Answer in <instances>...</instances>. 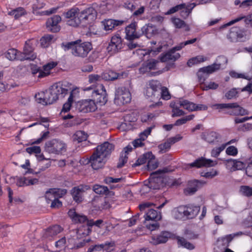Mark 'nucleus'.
Wrapping results in <instances>:
<instances>
[{"mask_svg":"<svg viewBox=\"0 0 252 252\" xmlns=\"http://www.w3.org/2000/svg\"><path fill=\"white\" fill-rule=\"evenodd\" d=\"M71 84L66 81L58 82L53 85L49 90L45 91L46 104H51L59 98H63L71 90Z\"/></svg>","mask_w":252,"mask_h":252,"instance_id":"nucleus-1","label":"nucleus"},{"mask_svg":"<svg viewBox=\"0 0 252 252\" xmlns=\"http://www.w3.org/2000/svg\"><path fill=\"white\" fill-rule=\"evenodd\" d=\"M96 15L97 13L94 8L89 7L79 12L74 19L68 20L67 23L73 27H77L80 25L86 26L94 22L96 19Z\"/></svg>","mask_w":252,"mask_h":252,"instance_id":"nucleus-2","label":"nucleus"},{"mask_svg":"<svg viewBox=\"0 0 252 252\" xmlns=\"http://www.w3.org/2000/svg\"><path fill=\"white\" fill-rule=\"evenodd\" d=\"M83 90L88 94H91L92 99L96 104L102 106L107 101L106 91L102 84H97L96 86L85 87Z\"/></svg>","mask_w":252,"mask_h":252,"instance_id":"nucleus-3","label":"nucleus"},{"mask_svg":"<svg viewBox=\"0 0 252 252\" xmlns=\"http://www.w3.org/2000/svg\"><path fill=\"white\" fill-rule=\"evenodd\" d=\"M62 46L65 51L71 49V53L74 56L82 58L86 57L92 49L90 43H79L78 41L63 43Z\"/></svg>","mask_w":252,"mask_h":252,"instance_id":"nucleus-4","label":"nucleus"},{"mask_svg":"<svg viewBox=\"0 0 252 252\" xmlns=\"http://www.w3.org/2000/svg\"><path fill=\"white\" fill-rule=\"evenodd\" d=\"M196 40L197 39L195 38L180 43L178 45L171 49L167 53L161 55L160 57V61L161 62H166L168 61H176L180 57V54L176 53V51L181 50L186 45L194 43Z\"/></svg>","mask_w":252,"mask_h":252,"instance_id":"nucleus-5","label":"nucleus"},{"mask_svg":"<svg viewBox=\"0 0 252 252\" xmlns=\"http://www.w3.org/2000/svg\"><path fill=\"white\" fill-rule=\"evenodd\" d=\"M66 145L62 140L54 139L45 143V150L50 154H62L66 151Z\"/></svg>","mask_w":252,"mask_h":252,"instance_id":"nucleus-6","label":"nucleus"},{"mask_svg":"<svg viewBox=\"0 0 252 252\" xmlns=\"http://www.w3.org/2000/svg\"><path fill=\"white\" fill-rule=\"evenodd\" d=\"M211 107L216 109H230L228 113L231 115L244 116L249 114V112L239 106L237 103L215 104Z\"/></svg>","mask_w":252,"mask_h":252,"instance_id":"nucleus-7","label":"nucleus"},{"mask_svg":"<svg viewBox=\"0 0 252 252\" xmlns=\"http://www.w3.org/2000/svg\"><path fill=\"white\" fill-rule=\"evenodd\" d=\"M160 87L161 84L159 81L151 80L146 85L144 91V94L152 100L155 98H158L159 96Z\"/></svg>","mask_w":252,"mask_h":252,"instance_id":"nucleus-8","label":"nucleus"},{"mask_svg":"<svg viewBox=\"0 0 252 252\" xmlns=\"http://www.w3.org/2000/svg\"><path fill=\"white\" fill-rule=\"evenodd\" d=\"M131 99V94L129 90L125 87L118 88L115 92L114 102L118 105L130 102Z\"/></svg>","mask_w":252,"mask_h":252,"instance_id":"nucleus-9","label":"nucleus"},{"mask_svg":"<svg viewBox=\"0 0 252 252\" xmlns=\"http://www.w3.org/2000/svg\"><path fill=\"white\" fill-rule=\"evenodd\" d=\"M123 40L119 34H117L111 38L110 42L107 48L108 53L111 55H114L119 52L123 48Z\"/></svg>","mask_w":252,"mask_h":252,"instance_id":"nucleus-10","label":"nucleus"},{"mask_svg":"<svg viewBox=\"0 0 252 252\" xmlns=\"http://www.w3.org/2000/svg\"><path fill=\"white\" fill-rule=\"evenodd\" d=\"M107 160V158L94 151L90 159L87 160V163L90 162L94 169L98 170L104 166Z\"/></svg>","mask_w":252,"mask_h":252,"instance_id":"nucleus-11","label":"nucleus"},{"mask_svg":"<svg viewBox=\"0 0 252 252\" xmlns=\"http://www.w3.org/2000/svg\"><path fill=\"white\" fill-rule=\"evenodd\" d=\"M162 172L161 170H158L152 173L149 178L148 187L153 189H158L163 186V179L158 174Z\"/></svg>","mask_w":252,"mask_h":252,"instance_id":"nucleus-12","label":"nucleus"},{"mask_svg":"<svg viewBox=\"0 0 252 252\" xmlns=\"http://www.w3.org/2000/svg\"><path fill=\"white\" fill-rule=\"evenodd\" d=\"M97 108L95 102L92 99L82 100L77 104L79 111L83 113L95 111Z\"/></svg>","mask_w":252,"mask_h":252,"instance_id":"nucleus-13","label":"nucleus"},{"mask_svg":"<svg viewBox=\"0 0 252 252\" xmlns=\"http://www.w3.org/2000/svg\"><path fill=\"white\" fill-rule=\"evenodd\" d=\"M114 148L115 146L113 144L108 142H105L102 144L98 146L96 148V150L95 151L99 154L108 159L112 151L114 150Z\"/></svg>","mask_w":252,"mask_h":252,"instance_id":"nucleus-14","label":"nucleus"},{"mask_svg":"<svg viewBox=\"0 0 252 252\" xmlns=\"http://www.w3.org/2000/svg\"><path fill=\"white\" fill-rule=\"evenodd\" d=\"M205 183L197 180L189 181L187 187L184 190V192L187 195H192Z\"/></svg>","mask_w":252,"mask_h":252,"instance_id":"nucleus-15","label":"nucleus"},{"mask_svg":"<svg viewBox=\"0 0 252 252\" xmlns=\"http://www.w3.org/2000/svg\"><path fill=\"white\" fill-rule=\"evenodd\" d=\"M217 163L218 162L216 160H213L210 159H207L205 158L201 157L190 163L189 166L191 167H195L197 168L202 167H211L215 166Z\"/></svg>","mask_w":252,"mask_h":252,"instance_id":"nucleus-16","label":"nucleus"},{"mask_svg":"<svg viewBox=\"0 0 252 252\" xmlns=\"http://www.w3.org/2000/svg\"><path fill=\"white\" fill-rule=\"evenodd\" d=\"M243 36V31L239 27H234L230 30L227 38L230 42H237L242 41Z\"/></svg>","mask_w":252,"mask_h":252,"instance_id":"nucleus-17","label":"nucleus"},{"mask_svg":"<svg viewBox=\"0 0 252 252\" xmlns=\"http://www.w3.org/2000/svg\"><path fill=\"white\" fill-rule=\"evenodd\" d=\"M66 193V189H50L45 194V197L48 203L55 198H60Z\"/></svg>","mask_w":252,"mask_h":252,"instance_id":"nucleus-18","label":"nucleus"},{"mask_svg":"<svg viewBox=\"0 0 252 252\" xmlns=\"http://www.w3.org/2000/svg\"><path fill=\"white\" fill-rule=\"evenodd\" d=\"M61 21V17L59 15H54L49 18L46 22V26L48 30L53 32H58L61 27L59 23Z\"/></svg>","mask_w":252,"mask_h":252,"instance_id":"nucleus-19","label":"nucleus"},{"mask_svg":"<svg viewBox=\"0 0 252 252\" xmlns=\"http://www.w3.org/2000/svg\"><path fill=\"white\" fill-rule=\"evenodd\" d=\"M90 189V187L87 185H80L73 188L71 191L73 199L77 202H81L83 193Z\"/></svg>","mask_w":252,"mask_h":252,"instance_id":"nucleus-20","label":"nucleus"},{"mask_svg":"<svg viewBox=\"0 0 252 252\" xmlns=\"http://www.w3.org/2000/svg\"><path fill=\"white\" fill-rule=\"evenodd\" d=\"M136 23H132L126 28V39L129 40H132L136 38H138L141 36L140 32H138L136 30Z\"/></svg>","mask_w":252,"mask_h":252,"instance_id":"nucleus-21","label":"nucleus"},{"mask_svg":"<svg viewBox=\"0 0 252 252\" xmlns=\"http://www.w3.org/2000/svg\"><path fill=\"white\" fill-rule=\"evenodd\" d=\"M227 62V58L224 56L221 55L217 58L214 63L209 66L213 72H215L220 69H223L225 67Z\"/></svg>","mask_w":252,"mask_h":252,"instance_id":"nucleus-22","label":"nucleus"},{"mask_svg":"<svg viewBox=\"0 0 252 252\" xmlns=\"http://www.w3.org/2000/svg\"><path fill=\"white\" fill-rule=\"evenodd\" d=\"M171 236V233L167 231L162 232L157 235H153L151 236L150 243L155 245L164 243L167 241Z\"/></svg>","mask_w":252,"mask_h":252,"instance_id":"nucleus-23","label":"nucleus"},{"mask_svg":"<svg viewBox=\"0 0 252 252\" xmlns=\"http://www.w3.org/2000/svg\"><path fill=\"white\" fill-rule=\"evenodd\" d=\"M32 41L29 40L26 42L25 45L24 47L23 52L22 54L28 58L24 59V60H33L36 58V55L33 53V47L32 46Z\"/></svg>","mask_w":252,"mask_h":252,"instance_id":"nucleus-24","label":"nucleus"},{"mask_svg":"<svg viewBox=\"0 0 252 252\" xmlns=\"http://www.w3.org/2000/svg\"><path fill=\"white\" fill-rule=\"evenodd\" d=\"M63 229L60 225H53L45 230L43 237L44 238L51 240L58 234L61 233L63 231Z\"/></svg>","mask_w":252,"mask_h":252,"instance_id":"nucleus-25","label":"nucleus"},{"mask_svg":"<svg viewBox=\"0 0 252 252\" xmlns=\"http://www.w3.org/2000/svg\"><path fill=\"white\" fill-rule=\"evenodd\" d=\"M68 215L72 221L75 223L86 222L87 224V221L89 220L86 216L77 213L74 209H70L68 212Z\"/></svg>","mask_w":252,"mask_h":252,"instance_id":"nucleus-26","label":"nucleus"},{"mask_svg":"<svg viewBox=\"0 0 252 252\" xmlns=\"http://www.w3.org/2000/svg\"><path fill=\"white\" fill-rule=\"evenodd\" d=\"M213 73V71L209 65L200 68L197 73L198 81L200 84L204 83L208 75Z\"/></svg>","mask_w":252,"mask_h":252,"instance_id":"nucleus-27","label":"nucleus"},{"mask_svg":"<svg viewBox=\"0 0 252 252\" xmlns=\"http://www.w3.org/2000/svg\"><path fill=\"white\" fill-rule=\"evenodd\" d=\"M183 6L180 10V16L184 19H187L191 13L192 9L197 5L195 3H181Z\"/></svg>","mask_w":252,"mask_h":252,"instance_id":"nucleus-28","label":"nucleus"},{"mask_svg":"<svg viewBox=\"0 0 252 252\" xmlns=\"http://www.w3.org/2000/svg\"><path fill=\"white\" fill-rule=\"evenodd\" d=\"M5 57L9 60L24 61V59L28 58L24 56V55L22 54L21 52H18L15 49H9L5 54Z\"/></svg>","mask_w":252,"mask_h":252,"instance_id":"nucleus-29","label":"nucleus"},{"mask_svg":"<svg viewBox=\"0 0 252 252\" xmlns=\"http://www.w3.org/2000/svg\"><path fill=\"white\" fill-rule=\"evenodd\" d=\"M79 93V92L78 91V89L77 88H75L71 91L67 101L66 103H65L63 105L62 110V112H67L68 111H69L72 105V103L73 101V98L76 95H78Z\"/></svg>","mask_w":252,"mask_h":252,"instance_id":"nucleus-30","label":"nucleus"},{"mask_svg":"<svg viewBox=\"0 0 252 252\" xmlns=\"http://www.w3.org/2000/svg\"><path fill=\"white\" fill-rule=\"evenodd\" d=\"M158 61L154 59H151L148 61L146 63L143 64L142 66L139 68L141 73H145L152 69H156Z\"/></svg>","mask_w":252,"mask_h":252,"instance_id":"nucleus-31","label":"nucleus"},{"mask_svg":"<svg viewBox=\"0 0 252 252\" xmlns=\"http://www.w3.org/2000/svg\"><path fill=\"white\" fill-rule=\"evenodd\" d=\"M185 206L186 217L192 219L195 217L200 211V207L197 205H189Z\"/></svg>","mask_w":252,"mask_h":252,"instance_id":"nucleus-32","label":"nucleus"},{"mask_svg":"<svg viewBox=\"0 0 252 252\" xmlns=\"http://www.w3.org/2000/svg\"><path fill=\"white\" fill-rule=\"evenodd\" d=\"M170 106L172 108V117H180L185 114V112L180 108V103L179 101H172L170 104Z\"/></svg>","mask_w":252,"mask_h":252,"instance_id":"nucleus-33","label":"nucleus"},{"mask_svg":"<svg viewBox=\"0 0 252 252\" xmlns=\"http://www.w3.org/2000/svg\"><path fill=\"white\" fill-rule=\"evenodd\" d=\"M57 65V62H51L45 64L43 66V69L40 71L38 78H43L48 76L50 73V70Z\"/></svg>","mask_w":252,"mask_h":252,"instance_id":"nucleus-34","label":"nucleus"},{"mask_svg":"<svg viewBox=\"0 0 252 252\" xmlns=\"http://www.w3.org/2000/svg\"><path fill=\"white\" fill-rule=\"evenodd\" d=\"M123 73L119 74L113 70H107L102 74V78L107 81H112L122 78Z\"/></svg>","mask_w":252,"mask_h":252,"instance_id":"nucleus-35","label":"nucleus"},{"mask_svg":"<svg viewBox=\"0 0 252 252\" xmlns=\"http://www.w3.org/2000/svg\"><path fill=\"white\" fill-rule=\"evenodd\" d=\"M145 220H148L158 221L161 219V216L160 213L154 209H149L144 215Z\"/></svg>","mask_w":252,"mask_h":252,"instance_id":"nucleus-36","label":"nucleus"},{"mask_svg":"<svg viewBox=\"0 0 252 252\" xmlns=\"http://www.w3.org/2000/svg\"><path fill=\"white\" fill-rule=\"evenodd\" d=\"M90 227V226H88L87 224L86 225H82L79 228L73 230V232H75L76 234V238L77 239H80L85 236L89 235L91 231Z\"/></svg>","mask_w":252,"mask_h":252,"instance_id":"nucleus-37","label":"nucleus"},{"mask_svg":"<svg viewBox=\"0 0 252 252\" xmlns=\"http://www.w3.org/2000/svg\"><path fill=\"white\" fill-rule=\"evenodd\" d=\"M243 19H245V22L246 24L251 25V26H252V18L251 16H248L247 17L242 16L238 17L233 20L230 21L228 23L222 25L220 27V29H222L226 28V27L230 26L236 23V22L241 21Z\"/></svg>","mask_w":252,"mask_h":252,"instance_id":"nucleus-38","label":"nucleus"},{"mask_svg":"<svg viewBox=\"0 0 252 252\" xmlns=\"http://www.w3.org/2000/svg\"><path fill=\"white\" fill-rule=\"evenodd\" d=\"M220 135L214 131L205 132L203 134L204 139L209 143H213L218 141Z\"/></svg>","mask_w":252,"mask_h":252,"instance_id":"nucleus-39","label":"nucleus"},{"mask_svg":"<svg viewBox=\"0 0 252 252\" xmlns=\"http://www.w3.org/2000/svg\"><path fill=\"white\" fill-rule=\"evenodd\" d=\"M103 23L104 29L105 31L112 30L115 26H118L122 23V22L120 21H117L113 19L106 20Z\"/></svg>","mask_w":252,"mask_h":252,"instance_id":"nucleus-40","label":"nucleus"},{"mask_svg":"<svg viewBox=\"0 0 252 252\" xmlns=\"http://www.w3.org/2000/svg\"><path fill=\"white\" fill-rule=\"evenodd\" d=\"M173 215L176 219H182L186 217L185 206H181L175 208L172 211Z\"/></svg>","mask_w":252,"mask_h":252,"instance_id":"nucleus-41","label":"nucleus"},{"mask_svg":"<svg viewBox=\"0 0 252 252\" xmlns=\"http://www.w3.org/2000/svg\"><path fill=\"white\" fill-rule=\"evenodd\" d=\"M234 238V235L232 234L227 235L224 237L219 238L218 239V243L219 245H221L224 247H227L229 243Z\"/></svg>","mask_w":252,"mask_h":252,"instance_id":"nucleus-42","label":"nucleus"},{"mask_svg":"<svg viewBox=\"0 0 252 252\" xmlns=\"http://www.w3.org/2000/svg\"><path fill=\"white\" fill-rule=\"evenodd\" d=\"M153 157V154L151 152H147L143 154L141 157L139 158L135 163L133 164L132 166L135 167L140 165L146 162H148V158Z\"/></svg>","mask_w":252,"mask_h":252,"instance_id":"nucleus-43","label":"nucleus"},{"mask_svg":"<svg viewBox=\"0 0 252 252\" xmlns=\"http://www.w3.org/2000/svg\"><path fill=\"white\" fill-rule=\"evenodd\" d=\"M8 15L13 16L15 19H18L26 14L24 8L19 7L8 12Z\"/></svg>","mask_w":252,"mask_h":252,"instance_id":"nucleus-44","label":"nucleus"},{"mask_svg":"<svg viewBox=\"0 0 252 252\" xmlns=\"http://www.w3.org/2000/svg\"><path fill=\"white\" fill-rule=\"evenodd\" d=\"M208 60V59L202 55H199L189 59L187 63L189 66H191L193 64H197L204 62Z\"/></svg>","mask_w":252,"mask_h":252,"instance_id":"nucleus-45","label":"nucleus"},{"mask_svg":"<svg viewBox=\"0 0 252 252\" xmlns=\"http://www.w3.org/2000/svg\"><path fill=\"white\" fill-rule=\"evenodd\" d=\"M177 240L178 244L179 246H181L186 249L192 250H193L195 248L194 246L192 244L188 242L185 238L183 237H178Z\"/></svg>","mask_w":252,"mask_h":252,"instance_id":"nucleus-46","label":"nucleus"},{"mask_svg":"<svg viewBox=\"0 0 252 252\" xmlns=\"http://www.w3.org/2000/svg\"><path fill=\"white\" fill-rule=\"evenodd\" d=\"M171 21L175 28L180 29L183 27H187L186 30L189 31V28L186 23L179 18L173 17L171 18Z\"/></svg>","mask_w":252,"mask_h":252,"instance_id":"nucleus-47","label":"nucleus"},{"mask_svg":"<svg viewBox=\"0 0 252 252\" xmlns=\"http://www.w3.org/2000/svg\"><path fill=\"white\" fill-rule=\"evenodd\" d=\"M87 138V134L83 131L79 130L76 131L73 136V139L74 141L81 142L85 141Z\"/></svg>","mask_w":252,"mask_h":252,"instance_id":"nucleus-48","label":"nucleus"},{"mask_svg":"<svg viewBox=\"0 0 252 252\" xmlns=\"http://www.w3.org/2000/svg\"><path fill=\"white\" fill-rule=\"evenodd\" d=\"M180 106L189 111H193L195 109V103L187 100H179Z\"/></svg>","mask_w":252,"mask_h":252,"instance_id":"nucleus-49","label":"nucleus"},{"mask_svg":"<svg viewBox=\"0 0 252 252\" xmlns=\"http://www.w3.org/2000/svg\"><path fill=\"white\" fill-rule=\"evenodd\" d=\"M227 161L232 165V169L233 170H242L246 166V164L240 160L229 159Z\"/></svg>","mask_w":252,"mask_h":252,"instance_id":"nucleus-50","label":"nucleus"},{"mask_svg":"<svg viewBox=\"0 0 252 252\" xmlns=\"http://www.w3.org/2000/svg\"><path fill=\"white\" fill-rule=\"evenodd\" d=\"M154 28L149 25H145L141 28V35L144 34L148 38H150L154 34Z\"/></svg>","mask_w":252,"mask_h":252,"instance_id":"nucleus-51","label":"nucleus"},{"mask_svg":"<svg viewBox=\"0 0 252 252\" xmlns=\"http://www.w3.org/2000/svg\"><path fill=\"white\" fill-rule=\"evenodd\" d=\"M53 35L51 34H47L43 36L40 39L41 45L43 47H46L50 45L53 39Z\"/></svg>","mask_w":252,"mask_h":252,"instance_id":"nucleus-52","label":"nucleus"},{"mask_svg":"<svg viewBox=\"0 0 252 252\" xmlns=\"http://www.w3.org/2000/svg\"><path fill=\"white\" fill-rule=\"evenodd\" d=\"M172 144V143H171V141H170V138L168 139L164 143L158 145V148L159 150V152L161 153H165L170 149L171 146Z\"/></svg>","mask_w":252,"mask_h":252,"instance_id":"nucleus-53","label":"nucleus"},{"mask_svg":"<svg viewBox=\"0 0 252 252\" xmlns=\"http://www.w3.org/2000/svg\"><path fill=\"white\" fill-rule=\"evenodd\" d=\"M45 4L38 0H36L33 3L32 8V12L35 14H38V10L43 8Z\"/></svg>","mask_w":252,"mask_h":252,"instance_id":"nucleus-54","label":"nucleus"},{"mask_svg":"<svg viewBox=\"0 0 252 252\" xmlns=\"http://www.w3.org/2000/svg\"><path fill=\"white\" fill-rule=\"evenodd\" d=\"M240 192L244 196L250 197L252 196V187L248 186H242L240 188Z\"/></svg>","mask_w":252,"mask_h":252,"instance_id":"nucleus-55","label":"nucleus"},{"mask_svg":"<svg viewBox=\"0 0 252 252\" xmlns=\"http://www.w3.org/2000/svg\"><path fill=\"white\" fill-rule=\"evenodd\" d=\"M158 160L155 158V157L153 154V157L151 158H148L147 162V166L149 169L154 170L158 166Z\"/></svg>","mask_w":252,"mask_h":252,"instance_id":"nucleus-56","label":"nucleus"},{"mask_svg":"<svg viewBox=\"0 0 252 252\" xmlns=\"http://www.w3.org/2000/svg\"><path fill=\"white\" fill-rule=\"evenodd\" d=\"M35 98L38 103L43 105H48V104H46L47 99L45 98V92H41L36 94Z\"/></svg>","mask_w":252,"mask_h":252,"instance_id":"nucleus-57","label":"nucleus"},{"mask_svg":"<svg viewBox=\"0 0 252 252\" xmlns=\"http://www.w3.org/2000/svg\"><path fill=\"white\" fill-rule=\"evenodd\" d=\"M78 13H79V10L78 8H72L65 13V16L69 20H72L77 17Z\"/></svg>","mask_w":252,"mask_h":252,"instance_id":"nucleus-58","label":"nucleus"},{"mask_svg":"<svg viewBox=\"0 0 252 252\" xmlns=\"http://www.w3.org/2000/svg\"><path fill=\"white\" fill-rule=\"evenodd\" d=\"M194 115L193 114L187 116L185 117H183L180 119L177 120L175 122L174 125L177 126L182 125L183 124H186L188 121L192 120L194 118Z\"/></svg>","mask_w":252,"mask_h":252,"instance_id":"nucleus-59","label":"nucleus"},{"mask_svg":"<svg viewBox=\"0 0 252 252\" xmlns=\"http://www.w3.org/2000/svg\"><path fill=\"white\" fill-rule=\"evenodd\" d=\"M93 190L97 194H104L108 190L107 187L99 185H95L93 187Z\"/></svg>","mask_w":252,"mask_h":252,"instance_id":"nucleus-60","label":"nucleus"},{"mask_svg":"<svg viewBox=\"0 0 252 252\" xmlns=\"http://www.w3.org/2000/svg\"><path fill=\"white\" fill-rule=\"evenodd\" d=\"M160 90H161V98L166 100H169L171 98V95L168 91V89L166 87L161 86Z\"/></svg>","mask_w":252,"mask_h":252,"instance_id":"nucleus-61","label":"nucleus"},{"mask_svg":"<svg viewBox=\"0 0 252 252\" xmlns=\"http://www.w3.org/2000/svg\"><path fill=\"white\" fill-rule=\"evenodd\" d=\"M16 185L19 187L27 186V178L25 177H18L14 178Z\"/></svg>","mask_w":252,"mask_h":252,"instance_id":"nucleus-62","label":"nucleus"},{"mask_svg":"<svg viewBox=\"0 0 252 252\" xmlns=\"http://www.w3.org/2000/svg\"><path fill=\"white\" fill-rule=\"evenodd\" d=\"M219 87V84L214 82H209L204 85L201 89L203 91H208L209 90H216Z\"/></svg>","mask_w":252,"mask_h":252,"instance_id":"nucleus-63","label":"nucleus"},{"mask_svg":"<svg viewBox=\"0 0 252 252\" xmlns=\"http://www.w3.org/2000/svg\"><path fill=\"white\" fill-rule=\"evenodd\" d=\"M103 251H105L106 252H111L114 250L115 243L113 241L106 242L105 243L103 244Z\"/></svg>","mask_w":252,"mask_h":252,"instance_id":"nucleus-64","label":"nucleus"}]
</instances>
